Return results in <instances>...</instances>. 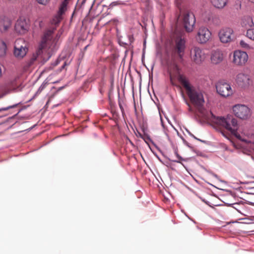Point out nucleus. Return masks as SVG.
I'll return each instance as SVG.
<instances>
[{
  "instance_id": "16",
  "label": "nucleus",
  "mask_w": 254,
  "mask_h": 254,
  "mask_svg": "<svg viewBox=\"0 0 254 254\" xmlns=\"http://www.w3.org/2000/svg\"><path fill=\"white\" fill-rule=\"evenodd\" d=\"M211 61L213 64H218L222 62L224 59L223 54L222 51L216 50L212 52L211 55Z\"/></svg>"
},
{
  "instance_id": "6",
  "label": "nucleus",
  "mask_w": 254,
  "mask_h": 254,
  "mask_svg": "<svg viewBox=\"0 0 254 254\" xmlns=\"http://www.w3.org/2000/svg\"><path fill=\"white\" fill-rule=\"evenodd\" d=\"M217 92L222 97H227L233 94L231 85L224 80H220L216 84Z\"/></svg>"
},
{
  "instance_id": "36",
  "label": "nucleus",
  "mask_w": 254,
  "mask_h": 254,
  "mask_svg": "<svg viewBox=\"0 0 254 254\" xmlns=\"http://www.w3.org/2000/svg\"><path fill=\"white\" fill-rule=\"evenodd\" d=\"M67 65V64H66V62H65L64 64L61 66V68H60V71H62L64 68V67Z\"/></svg>"
},
{
  "instance_id": "9",
  "label": "nucleus",
  "mask_w": 254,
  "mask_h": 254,
  "mask_svg": "<svg viewBox=\"0 0 254 254\" xmlns=\"http://www.w3.org/2000/svg\"><path fill=\"white\" fill-rule=\"evenodd\" d=\"M191 60L197 64H200L206 58L205 54L202 49L194 47L190 51Z\"/></svg>"
},
{
  "instance_id": "2",
  "label": "nucleus",
  "mask_w": 254,
  "mask_h": 254,
  "mask_svg": "<svg viewBox=\"0 0 254 254\" xmlns=\"http://www.w3.org/2000/svg\"><path fill=\"white\" fill-rule=\"evenodd\" d=\"M211 115L213 117L214 123L217 125L222 126L229 131L232 134L237 138L241 139V135L238 132L239 128L237 120L232 115H227L226 117H215L212 112Z\"/></svg>"
},
{
  "instance_id": "14",
  "label": "nucleus",
  "mask_w": 254,
  "mask_h": 254,
  "mask_svg": "<svg viewBox=\"0 0 254 254\" xmlns=\"http://www.w3.org/2000/svg\"><path fill=\"white\" fill-rule=\"evenodd\" d=\"M48 35L45 34L44 36L42 37L41 43L39 45L38 50L37 51L36 54H33L32 57L30 60L29 62L28 63V66H31L34 62L36 60L37 56L38 55L41 54L42 52V50L44 49V48L46 46V42L48 38Z\"/></svg>"
},
{
  "instance_id": "10",
  "label": "nucleus",
  "mask_w": 254,
  "mask_h": 254,
  "mask_svg": "<svg viewBox=\"0 0 254 254\" xmlns=\"http://www.w3.org/2000/svg\"><path fill=\"white\" fill-rule=\"evenodd\" d=\"M204 21L210 26H219L221 24L219 16L211 11L206 12L203 16Z\"/></svg>"
},
{
  "instance_id": "28",
  "label": "nucleus",
  "mask_w": 254,
  "mask_h": 254,
  "mask_svg": "<svg viewBox=\"0 0 254 254\" xmlns=\"http://www.w3.org/2000/svg\"><path fill=\"white\" fill-rule=\"evenodd\" d=\"M139 136L143 139L144 141L147 143L148 144V142H153L152 139H151L149 135L146 134L145 135H142V134L139 133Z\"/></svg>"
},
{
  "instance_id": "34",
  "label": "nucleus",
  "mask_w": 254,
  "mask_h": 254,
  "mask_svg": "<svg viewBox=\"0 0 254 254\" xmlns=\"http://www.w3.org/2000/svg\"><path fill=\"white\" fill-rule=\"evenodd\" d=\"M61 60L57 59L54 63L52 64V65L54 67L57 66L60 63Z\"/></svg>"
},
{
  "instance_id": "13",
  "label": "nucleus",
  "mask_w": 254,
  "mask_h": 254,
  "mask_svg": "<svg viewBox=\"0 0 254 254\" xmlns=\"http://www.w3.org/2000/svg\"><path fill=\"white\" fill-rule=\"evenodd\" d=\"M195 23V16L192 13H186L184 15L183 24L186 30L190 32L193 30Z\"/></svg>"
},
{
  "instance_id": "33",
  "label": "nucleus",
  "mask_w": 254,
  "mask_h": 254,
  "mask_svg": "<svg viewBox=\"0 0 254 254\" xmlns=\"http://www.w3.org/2000/svg\"><path fill=\"white\" fill-rule=\"evenodd\" d=\"M165 18V15L164 12H162L160 16V22L163 24V22Z\"/></svg>"
},
{
  "instance_id": "4",
  "label": "nucleus",
  "mask_w": 254,
  "mask_h": 254,
  "mask_svg": "<svg viewBox=\"0 0 254 254\" xmlns=\"http://www.w3.org/2000/svg\"><path fill=\"white\" fill-rule=\"evenodd\" d=\"M233 111L237 117L246 120L251 115V109L246 105L243 104H237L233 106Z\"/></svg>"
},
{
  "instance_id": "8",
  "label": "nucleus",
  "mask_w": 254,
  "mask_h": 254,
  "mask_svg": "<svg viewBox=\"0 0 254 254\" xmlns=\"http://www.w3.org/2000/svg\"><path fill=\"white\" fill-rule=\"evenodd\" d=\"M30 26L29 21L25 17L21 16L16 21L14 29L19 34H24L28 31Z\"/></svg>"
},
{
  "instance_id": "19",
  "label": "nucleus",
  "mask_w": 254,
  "mask_h": 254,
  "mask_svg": "<svg viewBox=\"0 0 254 254\" xmlns=\"http://www.w3.org/2000/svg\"><path fill=\"white\" fill-rule=\"evenodd\" d=\"M241 25L246 28L251 27L254 25V23L252 17L250 16H245L242 19Z\"/></svg>"
},
{
  "instance_id": "25",
  "label": "nucleus",
  "mask_w": 254,
  "mask_h": 254,
  "mask_svg": "<svg viewBox=\"0 0 254 254\" xmlns=\"http://www.w3.org/2000/svg\"><path fill=\"white\" fill-rule=\"evenodd\" d=\"M127 38H128V43H125V42H122L123 45H131L133 42H134V39L133 37V34H128L127 35Z\"/></svg>"
},
{
  "instance_id": "20",
  "label": "nucleus",
  "mask_w": 254,
  "mask_h": 254,
  "mask_svg": "<svg viewBox=\"0 0 254 254\" xmlns=\"http://www.w3.org/2000/svg\"><path fill=\"white\" fill-rule=\"evenodd\" d=\"M174 153L176 155L178 160H173V159H171L169 158H167V159L170 161H172V162H177V163H181V161H185V160L178 153V149L176 147H174Z\"/></svg>"
},
{
  "instance_id": "27",
  "label": "nucleus",
  "mask_w": 254,
  "mask_h": 254,
  "mask_svg": "<svg viewBox=\"0 0 254 254\" xmlns=\"http://www.w3.org/2000/svg\"><path fill=\"white\" fill-rule=\"evenodd\" d=\"M233 205V207L236 209L238 212L240 213H243L241 210V208H242L244 206L243 204L240 203H234L232 204Z\"/></svg>"
},
{
  "instance_id": "30",
  "label": "nucleus",
  "mask_w": 254,
  "mask_h": 254,
  "mask_svg": "<svg viewBox=\"0 0 254 254\" xmlns=\"http://www.w3.org/2000/svg\"><path fill=\"white\" fill-rule=\"evenodd\" d=\"M122 3V2L121 1H113L112 2H111L110 5H109V8H113L114 6H117V5H120Z\"/></svg>"
},
{
  "instance_id": "17",
  "label": "nucleus",
  "mask_w": 254,
  "mask_h": 254,
  "mask_svg": "<svg viewBox=\"0 0 254 254\" xmlns=\"http://www.w3.org/2000/svg\"><path fill=\"white\" fill-rule=\"evenodd\" d=\"M11 24V21L8 17L3 16L0 18V31L1 32L6 31Z\"/></svg>"
},
{
  "instance_id": "35",
  "label": "nucleus",
  "mask_w": 254,
  "mask_h": 254,
  "mask_svg": "<svg viewBox=\"0 0 254 254\" xmlns=\"http://www.w3.org/2000/svg\"><path fill=\"white\" fill-rule=\"evenodd\" d=\"M187 131H188V132L190 136H191V137H192L193 138H194L195 139H196V140H199V141H202L201 139H198V138H197V137H195V136L193 134H192V133H191L190 131L187 130Z\"/></svg>"
},
{
  "instance_id": "23",
  "label": "nucleus",
  "mask_w": 254,
  "mask_h": 254,
  "mask_svg": "<svg viewBox=\"0 0 254 254\" xmlns=\"http://www.w3.org/2000/svg\"><path fill=\"white\" fill-rule=\"evenodd\" d=\"M67 0H64L60 5V7L59 10V13L61 15L63 14L66 9V6L67 5Z\"/></svg>"
},
{
  "instance_id": "40",
  "label": "nucleus",
  "mask_w": 254,
  "mask_h": 254,
  "mask_svg": "<svg viewBox=\"0 0 254 254\" xmlns=\"http://www.w3.org/2000/svg\"><path fill=\"white\" fill-rule=\"evenodd\" d=\"M100 93H102V90H101V89H100Z\"/></svg>"
},
{
  "instance_id": "24",
  "label": "nucleus",
  "mask_w": 254,
  "mask_h": 254,
  "mask_svg": "<svg viewBox=\"0 0 254 254\" xmlns=\"http://www.w3.org/2000/svg\"><path fill=\"white\" fill-rule=\"evenodd\" d=\"M246 36L249 39L254 41V28L248 29Z\"/></svg>"
},
{
  "instance_id": "3",
  "label": "nucleus",
  "mask_w": 254,
  "mask_h": 254,
  "mask_svg": "<svg viewBox=\"0 0 254 254\" xmlns=\"http://www.w3.org/2000/svg\"><path fill=\"white\" fill-rule=\"evenodd\" d=\"M174 46L173 49V52L171 54V58L173 61L175 60V56L177 55L181 62L184 61V57L186 49V41L184 38L177 37L174 42Z\"/></svg>"
},
{
  "instance_id": "29",
  "label": "nucleus",
  "mask_w": 254,
  "mask_h": 254,
  "mask_svg": "<svg viewBox=\"0 0 254 254\" xmlns=\"http://www.w3.org/2000/svg\"><path fill=\"white\" fill-rule=\"evenodd\" d=\"M20 102L19 103H16V104H15L13 105H11V106H9L8 107H4V108H0V112H2V111H6L9 109H12V108H15L19 104H20Z\"/></svg>"
},
{
  "instance_id": "21",
  "label": "nucleus",
  "mask_w": 254,
  "mask_h": 254,
  "mask_svg": "<svg viewBox=\"0 0 254 254\" xmlns=\"http://www.w3.org/2000/svg\"><path fill=\"white\" fill-rule=\"evenodd\" d=\"M174 153L176 155L178 160H173V159H171L169 158H167V159L170 161H172V162H177V163H181V161H185V160L178 153V149L176 147H174Z\"/></svg>"
},
{
  "instance_id": "37",
  "label": "nucleus",
  "mask_w": 254,
  "mask_h": 254,
  "mask_svg": "<svg viewBox=\"0 0 254 254\" xmlns=\"http://www.w3.org/2000/svg\"><path fill=\"white\" fill-rule=\"evenodd\" d=\"M119 107H120V108L122 113H123L124 112V109L123 105L120 103H119Z\"/></svg>"
},
{
  "instance_id": "22",
  "label": "nucleus",
  "mask_w": 254,
  "mask_h": 254,
  "mask_svg": "<svg viewBox=\"0 0 254 254\" xmlns=\"http://www.w3.org/2000/svg\"><path fill=\"white\" fill-rule=\"evenodd\" d=\"M6 49L5 43L2 40H0V57H3L5 55Z\"/></svg>"
},
{
  "instance_id": "15",
  "label": "nucleus",
  "mask_w": 254,
  "mask_h": 254,
  "mask_svg": "<svg viewBox=\"0 0 254 254\" xmlns=\"http://www.w3.org/2000/svg\"><path fill=\"white\" fill-rule=\"evenodd\" d=\"M236 81L239 86L246 87L249 86L252 82L248 74L240 73L237 75Z\"/></svg>"
},
{
  "instance_id": "38",
  "label": "nucleus",
  "mask_w": 254,
  "mask_h": 254,
  "mask_svg": "<svg viewBox=\"0 0 254 254\" xmlns=\"http://www.w3.org/2000/svg\"><path fill=\"white\" fill-rule=\"evenodd\" d=\"M221 133H222V135H223L224 136H225V137H227L225 136V135L223 131H222V132H221Z\"/></svg>"
},
{
  "instance_id": "1",
  "label": "nucleus",
  "mask_w": 254,
  "mask_h": 254,
  "mask_svg": "<svg viewBox=\"0 0 254 254\" xmlns=\"http://www.w3.org/2000/svg\"><path fill=\"white\" fill-rule=\"evenodd\" d=\"M178 80L185 89L191 102L197 108L199 112L202 114L204 109L203 106L204 103L202 94L196 90L185 75L179 73L178 75Z\"/></svg>"
},
{
  "instance_id": "31",
  "label": "nucleus",
  "mask_w": 254,
  "mask_h": 254,
  "mask_svg": "<svg viewBox=\"0 0 254 254\" xmlns=\"http://www.w3.org/2000/svg\"><path fill=\"white\" fill-rule=\"evenodd\" d=\"M240 45H241V46L242 48H247V49H248V48H250L249 45L244 40H241L240 42Z\"/></svg>"
},
{
  "instance_id": "26",
  "label": "nucleus",
  "mask_w": 254,
  "mask_h": 254,
  "mask_svg": "<svg viewBox=\"0 0 254 254\" xmlns=\"http://www.w3.org/2000/svg\"><path fill=\"white\" fill-rule=\"evenodd\" d=\"M49 84V80L45 79L38 89L37 93H41Z\"/></svg>"
},
{
  "instance_id": "12",
  "label": "nucleus",
  "mask_w": 254,
  "mask_h": 254,
  "mask_svg": "<svg viewBox=\"0 0 254 254\" xmlns=\"http://www.w3.org/2000/svg\"><path fill=\"white\" fill-rule=\"evenodd\" d=\"M248 59L246 52L240 50H236L233 53V63L237 65H243L245 64Z\"/></svg>"
},
{
  "instance_id": "32",
  "label": "nucleus",
  "mask_w": 254,
  "mask_h": 254,
  "mask_svg": "<svg viewBox=\"0 0 254 254\" xmlns=\"http://www.w3.org/2000/svg\"><path fill=\"white\" fill-rule=\"evenodd\" d=\"M38 2L43 5H46L50 1V0H37Z\"/></svg>"
},
{
  "instance_id": "11",
  "label": "nucleus",
  "mask_w": 254,
  "mask_h": 254,
  "mask_svg": "<svg viewBox=\"0 0 254 254\" xmlns=\"http://www.w3.org/2000/svg\"><path fill=\"white\" fill-rule=\"evenodd\" d=\"M23 42L22 39L17 40L15 42L13 54L14 56L18 59H22L26 55L28 50L24 43H23L24 45H19L20 43H23Z\"/></svg>"
},
{
  "instance_id": "18",
  "label": "nucleus",
  "mask_w": 254,
  "mask_h": 254,
  "mask_svg": "<svg viewBox=\"0 0 254 254\" xmlns=\"http://www.w3.org/2000/svg\"><path fill=\"white\" fill-rule=\"evenodd\" d=\"M228 0H210L211 3L215 8H223L227 4Z\"/></svg>"
},
{
  "instance_id": "39",
  "label": "nucleus",
  "mask_w": 254,
  "mask_h": 254,
  "mask_svg": "<svg viewBox=\"0 0 254 254\" xmlns=\"http://www.w3.org/2000/svg\"><path fill=\"white\" fill-rule=\"evenodd\" d=\"M251 2L254 3V0H249Z\"/></svg>"
},
{
  "instance_id": "7",
  "label": "nucleus",
  "mask_w": 254,
  "mask_h": 254,
  "mask_svg": "<svg viewBox=\"0 0 254 254\" xmlns=\"http://www.w3.org/2000/svg\"><path fill=\"white\" fill-rule=\"evenodd\" d=\"M211 32L206 27L201 26L197 30L196 40L200 44L206 43L211 37Z\"/></svg>"
},
{
  "instance_id": "5",
  "label": "nucleus",
  "mask_w": 254,
  "mask_h": 254,
  "mask_svg": "<svg viewBox=\"0 0 254 254\" xmlns=\"http://www.w3.org/2000/svg\"><path fill=\"white\" fill-rule=\"evenodd\" d=\"M220 41L223 43H228L235 39L234 30L228 27H224L220 29L218 32Z\"/></svg>"
}]
</instances>
